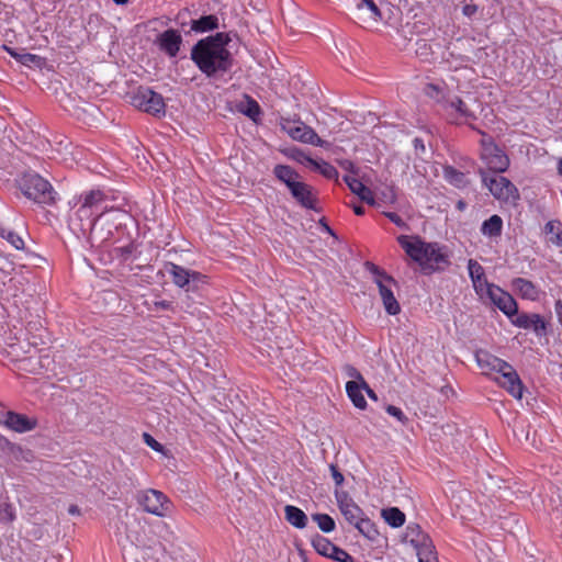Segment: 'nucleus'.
I'll list each match as a JSON object with an SVG mask.
<instances>
[{
	"label": "nucleus",
	"mask_w": 562,
	"mask_h": 562,
	"mask_svg": "<svg viewBox=\"0 0 562 562\" xmlns=\"http://www.w3.org/2000/svg\"><path fill=\"white\" fill-rule=\"evenodd\" d=\"M229 38L225 33H217L200 40L191 50V59L207 77L226 72L233 65L232 55L226 48Z\"/></svg>",
	"instance_id": "nucleus-1"
},
{
	"label": "nucleus",
	"mask_w": 562,
	"mask_h": 562,
	"mask_svg": "<svg viewBox=\"0 0 562 562\" xmlns=\"http://www.w3.org/2000/svg\"><path fill=\"white\" fill-rule=\"evenodd\" d=\"M398 244L425 273L446 269L450 261L447 248L438 243H426L419 237L401 235Z\"/></svg>",
	"instance_id": "nucleus-2"
},
{
	"label": "nucleus",
	"mask_w": 562,
	"mask_h": 562,
	"mask_svg": "<svg viewBox=\"0 0 562 562\" xmlns=\"http://www.w3.org/2000/svg\"><path fill=\"white\" fill-rule=\"evenodd\" d=\"M76 199L77 210L71 217V223L81 232L93 229L98 221L111 211L104 205L108 196L100 189L83 191Z\"/></svg>",
	"instance_id": "nucleus-3"
},
{
	"label": "nucleus",
	"mask_w": 562,
	"mask_h": 562,
	"mask_svg": "<svg viewBox=\"0 0 562 562\" xmlns=\"http://www.w3.org/2000/svg\"><path fill=\"white\" fill-rule=\"evenodd\" d=\"M283 184L294 202L305 210L317 211V191L293 168L283 165Z\"/></svg>",
	"instance_id": "nucleus-4"
},
{
	"label": "nucleus",
	"mask_w": 562,
	"mask_h": 562,
	"mask_svg": "<svg viewBox=\"0 0 562 562\" xmlns=\"http://www.w3.org/2000/svg\"><path fill=\"white\" fill-rule=\"evenodd\" d=\"M19 188L35 203L52 205L56 202L57 193L53 186L38 173H24L19 181Z\"/></svg>",
	"instance_id": "nucleus-5"
},
{
	"label": "nucleus",
	"mask_w": 562,
	"mask_h": 562,
	"mask_svg": "<svg viewBox=\"0 0 562 562\" xmlns=\"http://www.w3.org/2000/svg\"><path fill=\"white\" fill-rule=\"evenodd\" d=\"M367 269L371 272L373 282L379 289L385 312L389 315H397L401 312V305L394 295V291L397 289L396 281L373 263L368 262Z\"/></svg>",
	"instance_id": "nucleus-6"
},
{
	"label": "nucleus",
	"mask_w": 562,
	"mask_h": 562,
	"mask_svg": "<svg viewBox=\"0 0 562 562\" xmlns=\"http://www.w3.org/2000/svg\"><path fill=\"white\" fill-rule=\"evenodd\" d=\"M483 184L491 194L502 204L515 206L520 199L516 186L507 178L498 175H488L486 171H480Z\"/></svg>",
	"instance_id": "nucleus-7"
},
{
	"label": "nucleus",
	"mask_w": 562,
	"mask_h": 562,
	"mask_svg": "<svg viewBox=\"0 0 562 562\" xmlns=\"http://www.w3.org/2000/svg\"><path fill=\"white\" fill-rule=\"evenodd\" d=\"M131 104L157 117L164 116L166 113L162 95L148 87H138L131 95Z\"/></svg>",
	"instance_id": "nucleus-8"
},
{
	"label": "nucleus",
	"mask_w": 562,
	"mask_h": 562,
	"mask_svg": "<svg viewBox=\"0 0 562 562\" xmlns=\"http://www.w3.org/2000/svg\"><path fill=\"white\" fill-rule=\"evenodd\" d=\"M481 159L486 168L495 173L505 172L509 167V158L492 139V137L482 134L481 138Z\"/></svg>",
	"instance_id": "nucleus-9"
},
{
	"label": "nucleus",
	"mask_w": 562,
	"mask_h": 562,
	"mask_svg": "<svg viewBox=\"0 0 562 562\" xmlns=\"http://www.w3.org/2000/svg\"><path fill=\"white\" fill-rule=\"evenodd\" d=\"M138 504L146 513L157 517L168 516L173 507L166 494L154 488L143 491L138 496Z\"/></svg>",
	"instance_id": "nucleus-10"
},
{
	"label": "nucleus",
	"mask_w": 562,
	"mask_h": 562,
	"mask_svg": "<svg viewBox=\"0 0 562 562\" xmlns=\"http://www.w3.org/2000/svg\"><path fill=\"white\" fill-rule=\"evenodd\" d=\"M283 132H285L293 140L324 147L327 145L317 133L301 120L283 119Z\"/></svg>",
	"instance_id": "nucleus-11"
},
{
	"label": "nucleus",
	"mask_w": 562,
	"mask_h": 562,
	"mask_svg": "<svg viewBox=\"0 0 562 562\" xmlns=\"http://www.w3.org/2000/svg\"><path fill=\"white\" fill-rule=\"evenodd\" d=\"M479 297L484 302L488 301V303L495 305L508 317H514L518 312L515 299L496 284L487 288L482 295H479Z\"/></svg>",
	"instance_id": "nucleus-12"
},
{
	"label": "nucleus",
	"mask_w": 562,
	"mask_h": 562,
	"mask_svg": "<svg viewBox=\"0 0 562 562\" xmlns=\"http://www.w3.org/2000/svg\"><path fill=\"white\" fill-rule=\"evenodd\" d=\"M407 537L417 551L419 562H438L432 542L418 526L408 527Z\"/></svg>",
	"instance_id": "nucleus-13"
},
{
	"label": "nucleus",
	"mask_w": 562,
	"mask_h": 562,
	"mask_svg": "<svg viewBox=\"0 0 562 562\" xmlns=\"http://www.w3.org/2000/svg\"><path fill=\"white\" fill-rule=\"evenodd\" d=\"M494 380L504 387L513 397L520 400L524 393V385L519 375L512 364L506 362L494 376Z\"/></svg>",
	"instance_id": "nucleus-14"
},
{
	"label": "nucleus",
	"mask_w": 562,
	"mask_h": 562,
	"mask_svg": "<svg viewBox=\"0 0 562 562\" xmlns=\"http://www.w3.org/2000/svg\"><path fill=\"white\" fill-rule=\"evenodd\" d=\"M0 425L15 432H27L36 428L37 420L12 411L0 413Z\"/></svg>",
	"instance_id": "nucleus-15"
},
{
	"label": "nucleus",
	"mask_w": 562,
	"mask_h": 562,
	"mask_svg": "<svg viewBox=\"0 0 562 562\" xmlns=\"http://www.w3.org/2000/svg\"><path fill=\"white\" fill-rule=\"evenodd\" d=\"M157 44L169 57H176L182 44V36L178 30L168 29L158 35Z\"/></svg>",
	"instance_id": "nucleus-16"
},
{
	"label": "nucleus",
	"mask_w": 562,
	"mask_h": 562,
	"mask_svg": "<svg viewBox=\"0 0 562 562\" xmlns=\"http://www.w3.org/2000/svg\"><path fill=\"white\" fill-rule=\"evenodd\" d=\"M446 112L458 124L469 123L475 120L474 112L458 97L447 102Z\"/></svg>",
	"instance_id": "nucleus-17"
},
{
	"label": "nucleus",
	"mask_w": 562,
	"mask_h": 562,
	"mask_svg": "<svg viewBox=\"0 0 562 562\" xmlns=\"http://www.w3.org/2000/svg\"><path fill=\"white\" fill-rule=\"evenodd\" d=\"M475 360L482 372L493 378L506 363V361L484 350L476 351Z\"/></svg>",
	"instance_id": "nucleus-18"
},
{
	"label": "nucleus",
	"mask_w": 562,
	"mask_h": 562,
	"mask_svg": "<svg viewBox=\"0 0 562 562\" xmlns=\"http://www.w3.org/2000/svg\"><path fill=\"white\" fill-rule=\"evenodd\" d=\"M468 271L477 296L482 295L487 288L494 284L487 281L484 268L476 260L470 259L468 261Z\"/></svg>",
	"instance_id": "nucleus-19"
},
{
	"label": "nucleus",
	"mask_w": 562,
	"mask_h": 562,
	"mask_svg": "<svg viewBox=\"0 0 562 562\" xmlns=\"http://www.w3.org/2000/svg\"><path fill=\"white\" fill-rule=\"evenodd\" d=\"M336 497L341 514L350 524L363 516L361 508L347 494H336Z\"/></svg>",
	"instance_id": "nucleus-20"
},
{
	"label": "nucleus",
	"mask_w": 562,
	"mask_h": 562,
	"mask_svg": "<svg viewBox=\"0 0 562 562\" xmlns=\"http://www.w3.org/2000/svg\"><path fill=\"white\" fill-rule=\"evenodd\" d=\"M344 181L352 193L358 195L363 202L369 205L375 204V199L372 190L363 184V182L351 175L344 177Z\"/></svg>",
	"instance_id": "nucleus-21"
},
{
	"label": "nucleus",
	"mask_w": 562,
	"mask_h": 562,
	"mask_svg": "<svg viewBox=\"0 0 562 562\" xmlns=\"http://www.w3.org/2000/svg\"><path fill=\"white\" fill-rule=\"evenodd\" d=\"M512 286L525 300L537 301L540 297V289L527 279L516 278L513 280Z\"/></svg>",
	"instance_id": "nucleus-22"
},
{
	"label": "nucleus",
	"mask_w": 562,
	"mask_h": 562,
	"mask_svg": "<svg viewBox=\"0 0 562 562\" xmlns=\"http://www.w3.org/2000/svg\"><path fill=\"white\" fill-rule=\"evenodd\" d=\"M168 272L172 282L179 288H186L191 280H196L200 277L199 272L190 271L176 263H169Z\"/></svg>",
	"instance_id": "nucleus-23"
},
{
	"label": "nucleus",
	"mask_w": 562,
	"mask_h": 562,
	"mask_svg": "<svg viewBox=\"0 0 562 562\" xmlns=\"http://www.w3.org/2000/svg\"><path fill=\"white\" fill-rule=\"evenodd\" d=\"M236 110L255 122L260 115L259 103L248 94H245L243 99L236 103Z\"/></svg>",
	"instance_id": "nucleus-24"
},
{
	"label": "nucleus",
	"mask_w": 562,
	"mask_h": 562,
	"mask_svg": "<svg viewBox=\"0 0 562 562\" xmlns=\"http://www.w3.org/2000/svg\"><path fill=\"white\" fill-rule=\"evenodd\" d=\"M364 387L362 383L358 381H348L346 383V392L352 404L359 408L364 409L367 407V401L363 396Z\"/></svg>",
	"instance_id": "nucleus-25"
},
{
	"label": "nucleus",
	"mask_w": 562,
	"mask_h": 562,
	"mask_svg": "<svg viewBox=\"0 0 562 562\" xmlns=\"http://www.w3.org/2000/svg\"><path fill=\"white\" fill-rule=\"evenodd\" d=\"M283 510L285 514V519L293 527L297 529H303L307 526V515L301 508L293 505H286L283 507Z\"/></svg>",
	"instance_id": "nucleus-26"
},
{
	"label": "nucleus",
	"mask_w": 562,
	"mask_h": 562,
	"mask_svg": "<svg viewBox=\"0 0 562 562\" xmlns=\"http://www.w3.org/2000/svg\"><path fill=\"white\" fill-rule=\"evenodd\" d=\"M503 231V220L499 215H492L485 220L481 226V233L487 238H497Z\"/></svg>",
	"instance_id": "nucleus-27"
},
{
	"label": "nucleus",
	"mask_w": 562,
	"mask_h": 562,
	"mask_svg": "<svg viewBox=\"0 0 562 562\" xmlns=\"http://www.w3.org/2000/svg\"><path fill=\"white\" fill-rule=\"evenodd\" d=\"M353 526L363 537H366L370 541H376L380 537V532L375 524L364 515L360 519H358L353 524Z\"/></svg>",
	"instance_id": "nucleus-28"
},
{
	"label": "nucleus",
	"mask_w": 562,
	"mask_h": 562,
	"mask_svg": "<svg viewBox=\"0 0 562 562\" xmlns=\"http://www.w3.org/2000/svg\"><path fill=\"white\" fill-rule=\"evenodd\" d=\"M543 232L549 236V241L557 246L562 247V223L558 220H551L546 223Z\"/></svg>",
	"instance_id": "nucleus-29"
},
{
	"label": "nucleus",
	"mask_w": 562,
	"mask_h": 562,
	"mask_svg": "<svg viewBox=\"0 0 562 562\" xmlns=\"http://www.w3.org/2000/svg\"><path fill=\"white\" fill-rule=\"evenodd\" d=\"M151 547H135L126 562H158Z\"/></svg>",
	"instance_id": "nucleus-30"
},
{
	"label": "nucleus",
	"mask_w": 562,
	"mask_h": 562,
	"mask_svg": "<svg viewBox=\"0 0 562 562\" xmlns=\"http://www.w3.org/2000/svg\"><path fill=\"white\" fill-rule=\"evenodd\" d=\"M382 517L393 528L402 527L405 524V515L396 507H390L382 510Z\"/></svg>",
	"instance_id": "nucleus-31"
},
{
	"label": "nucleus",
	"mask_w": 562,
	"mask_h": 562,
	"mask_svg": "<svg viewBox=\"0 0 562 562\" xmlns=\"http://www.w3.org/2000/svg\"><path fill=\"white\" fill-rule=\"evenodd\" d=\"M310 168L314 171L319 172L327 179H335L338 177L337 169L331 164L323 159H313Z\"/></svg>",
	"instance_id": "nucleus-32"
},
{
	"label": "nucleus",
	"mask_w": 562,
	"mask_h": 562,
	"mask_svg": "<svg viewBox=\"0 0 562 562\" xmlns=\"http://www.w3.org/2000/svg\"><path fill=\"white\" fill-rule=\"evenodd\" d=\"M218 19L215 15H204L192 22L191 29L195 32H207L217 27Z\"/></svg>",
	"instance_id": "nucleus-33"
},
{
	"label": "nucleus",
	"mask_w": 562,
	"mask_h": 562,
	"mask_svg": "<svg viewBox=\"0 0 562 562\" xmlns=\"http://www.w3.org/2000/svg\"><path fill=\"white\" fill-rule=\"evenodd\" d=\"M283 155L292 159L293 161L307 167H311L313 161L312 157H310L304 150L297 147H290L283 149Z\"/></svg>",
	"instance_id": "nucleus-34"
},
{
	"label": "nucleus",
	"mask_w": 562,
	"mask_h": 562,
	"mask_svg": "<svg viewBox=\"0 0 562 562\" xmlns=\"http://www.w3.org/2000/svg\"><path fill=\"white\" fill-rule=\"evenodd\" d=\"M312 546L318 554L330 558L335 544L323 536H316L312 539Z\"/></svg>",
	"instance_id": "nucleus-35"
},
{
	"label": "nucleus",
	"mask_w": 562,
	"mask_h": 562,
	"mask_svg": "<svg viewBox=\"0 0 562 562\" xmlns=\"http://www.w3.org/2000/svg\"><path fill=\"white\" fill-rule=\"evenodd\" d=\"M312 518L323 532H331L336 527L335 520L327 514H314Z\"/></svg>",
	"instance_id": "nucleus-36"
},
{
	"label": "nucleus",
	"mask_w": 562,
	"mask_h": 562,
	"mask_svg": "<svg viewBox=\"0 0 562 562\" xmlns=\"http://www.w3.org/2000/svg\"><path fill=\"white\" fill-rule=\"evenodd\" d=\"M443 175H445V179L449 183H451L458 188L463 187L465 184L464 175L462 172L453 169L452 167L445 168Z\"/></svg>",
	"instance_id": "nucleus-37"
},
{
	"label": "nucleus",
	"mask_w": 562,
	"mask_h": 562,
	"mask_svg": "<svg viewBox=\"0 0 562 562\" xmlns=\"http://www.w3.org/2000/svg\"><path fill=\"white\" fill-rule=\"evenodd\" d=\"M530 319V328L535 331L537 336H543L547 333V324L542 316L539 314H531Z\"/></svg>",
	"instance_id": "nucleus-38"
},
{
	"label": "nucleus",
	"mask_w": 562,
	"mask_h": 562,
	"mask_svg": "<svg viewBox=\"0 0 562 562\" xmlns=\"http://www.w3.org/2000/svg\"><path fill=\"white\" fill-rule=\"evenodd\" d=\"M290 90L292 91L293 98L295 101L299 100V95H303V90L305 87L304 81L300 76H293L289 82Z\"/></svg>",
	"instance_id": "nucleus-39"
},
{
	"label": "nucleus",
	"mask_w": 562,
	"mask_h": 562,
	"mask_svg": "<svg viewBox=\"0 0 562 562\" xmlns=\"http://www.w3.org/2000/svg\"><path fill=\"white\" fill-rule=\"evenodd\" d=\"M512 318V324L518 328H522V329H530V319L531 318V314H526V313H522V314H516L514 317H510Z\"/></svg>",
	"instance_id": "nucleus-40"
},
{
	"label": "nucleus",
	"mask_w": 562,
	"mask_h": 562,
	"mask_svg": "<svg viewBox=\"0 0 562 562\" xmlns=\"http://www.w3.org/2000/svg\"><path fill=\"white\" fill-rule=\"evenodd\" d=\"M329 559L337 562H355V559L344 549L334 546V550Z\"/></svg>",
	"instance_id": "nucleus-41"
},
{
	"label": "nucleus",
	"mask_w": 562,
	"mask_h": 562,
	"mask_svg": "<svg viewBox=\"0 0 562 562\" xmlns=\"http://www.w3.org/2000/svg\"><path fill=\"white\" fill-rule=\"evenodd\" d=\"M425 93L437 101H440L443 97V90L440 85L428 83L425 87Z\"/></svg>",
	"instance_id": "nucleus-42"
},
{
	"label": "nucleus",
	"mask_w": 562,
	"mask_h": 562,
	"mask_svg": "<svg viewBox=\"0 0 562 562\" xmlns=\"http://www.w3.org/2000/svg\"><path fill=\"white\" fill-rule=\"evenodd\" d=\"M355 7L359 10L367 8L371 11L374 18L380 16V11L372 0H356Z\"/></svg>",
	"instance_id": "nucleus-43"
},
{
	"label": "nucleus",
	"mask_w": 562,
	"mask_h": 562,
	"mask_svg": "<svg viewBox=\"0 0 562 562\" xmlns=\"http://www.w3.org/2000/svg\"><path fill=\"white\" fill-rule=\"evenodd\" d=\"M3 237L18 250L23 249V239L14 232H8Z\"/></svg>",
	"instance_id": "nucleus-44"
},
{
	"label": "nucleus",
	"mask_w": 562,
	"mask_h": 562,
	"mask_svg": "<svg viewBox=\"0 0 562 562\" xmlns=\"http://www.w3.org/2000/svg\"><path fill=\"white\" fill-rule=\"evenodd\" d=\"M143 439L145 441V443L150 447L153 450L157 451V452H162L164 451V446L158 442L153 436H150L149 434L147 432H144L143 435Z\"/></svg>",
	"instance_id": "nucleus-45"
},
{
	"label": "nucleus",
	"mask_w": 562,
	"mask_h": 562,
	"mask_svg": "<svg viewBox=\"0 0 562 562\" xmlns=\"http://www.w3.org/2000/svg\"><path fill=\"white\" fill-rule=\"evenodd\" d=\"M386 413L389 415L395 417L402 424H405L407 422V417L405 416V414L402 412V409L400 407H396L394 405H389L386 407Z\"/></svg>",
	"instance_id": "nucleus-46"
},
{
	"label": "nucleus",
	"mask_w": 562,
	"mask_h": 562,
	"mask_svg": "<svg viewBox=\"0 0 562 562\" xmlns=\"http://www.w3.org/2000/svg\"><path fill=\"white\" fill-rule=\"evenodd\" d=\"M2 515L8 521H13L15 519V510L11 504H3Z\"/></svg>",
	"instance_id": "nucleus-47"
},
{
	"label": "nucleus",
	"mask_w": 562,
	"mask_h": 562,
	"mask_svg": "<svg viewBox=\"0 0 562 562\" xmlns=\"http://www.w3.org/2000/svg\"><path fill=\"white\" fill-rule=\"evenodd\" d=\"M331 476L337 486H340L344 483V475L338 471V469L331 464L330 465Z\"/></svg>",
	"instance_id": "nucleus-48"
},
{
	"label": "nucleus",
	"mask_w": 562,
	"mask_h": 562,
	"mask_svg": "<svg viewBox=\"0 0 562 562\" xmlns=\"http://www.w3.org/2000/svg\"><path fill=\"white\" fill-rule=\"evenodd\" d=\"M347 374L352 378V381H358L359 383L366 382L361 373L353 367L347 368Z\"/></svg>",
	"instance_id": "nucleus-49"
},
{
	"label": "nucleus",
	"mask_w": 562,
	"mask_h": 562,
	"mask_svg": "<svg viewBox=\"0 0 562 562\" xmlns=\"http://www.w3.org/2000/svg\"><path fill=\"white\" fill-rule=\"evenodd\" d=\"M38 59V56L37 55H34V54H23L21 57H20V60L22 64L24 65H27L30 63H35L36 60Z\"/></svg>",
	"instance_id": "nucleus-50"
},
{
	"label": "nucleus",
	"mask_w": 562,
	"mask_h": 562,
	"mask_svg": "<svg viewBox=\"0 0 562 562\" xmlns=\"http://www.w3.org/2000/svg\"><path fill=\"white\" fill-rule=\"evenodd\" d=\"M477 7L475 4H465L462 9V12L467 16H472L476 13Z\"/></svg>",
	"instance_id": "nucleus-51"
},
{
	"label": "nucleus",
	"mask_w": 562,
	"mask_h": 562,
	"mask_svg": "<svg viewBox=\"0 0 562 562\" xmlns=\"http://www.w3.org/2000/svg\"><path fill=\"white\" fill-rule=\"evenodd\" d=\"M362 387H364V392L367 393V395L369 396L370 400L376 402L378 401V395L375 394V392L369 387L368 383L367 382H362Z\"/></svg>",
	"instance_id": "nucleus-52"
},
{
	"label": "nucleus",
	"mask_w": 562,
	"mask_h": 562,
	"mask_svg": "<svg viewBox=\"0 0 562 562\" xmlns=\"http://www.w3.org/2000/svg\"><path fill=\"white\" fill-rule=\"evenodd\" d=\"M341 167L348 171H350L353 176L357 175L358 170L352 161L346 160L341 162Z\"/></svg>",
	"instance_id": "nucleus-53"
},
{
	"label": "nucleus",
	"mask_w": 562,
	"mask_h": 562,
	"mask_svg": "<svg viewBox=\"0 0 562 562\" xmlns=\"http://www.w3.org/2000/svg\"><path fill=\"white\" fill-rule=\"evenodd\" d=\"M387 217L394 223L396 224L397 226H404V221L395 213H389L386 214Z\"/></svg>",
	"instance_id": "nucleus-54"
},
{
	"label": "nucleus",
	"mask_w": 562,
	"mask_h": 562,
	"mask_svg": "<svg viewBox=\"0 0 562 562\" xmlns=\"http://www.w3.org/2000/svg\"><path fill=\"white\" fill-rule=\"evenodd\" d=\"M273 173L274 176L281 180V173H282V170H281V165H276L274 168H273Z\"/></svg>",
	"instance_id": "nucleus-55"
},
{
	"label": "nucleus",
	"mask_w": 562,
	"mask_h": 562,
	"mask_svg": "<svg viewBox=\"0 0 562 562\" xmlns=\"http://www.w3.org/2000/svg\"><path fill=\"white\" fill-rule=\"evenodd\" d=\"M353 211H355V213H356L357 215H362V214H364V207H363V206H361V205H355V206H353Z\"/></svg>",
	"instance_id": "nucleus-56"
},
{
	"label": "nucleus",
	"mask_w": 562,
	"mask_h": 562,
	"mask_svg": "<svg viewBox=\"0 0 562 562\" xmlns=\"http://www.w3.org/2000/svg\"><path fill=\"white\" fill-rule=\"evenodd\" d=\"M68 513L71 515L79 514V508L76 505H71L68 509Z\"/></svg>",
	"instance_id": "nucleus-57"
},
{
	"label": "nucleus",
	"mask_w": 562,
	"mask_h": 562,
	"mask_svg": "<svg viewBox=\"0 0 562 562\" xmlns=\"http://www.w3.org/2000/svg\"><path fill=\"white\" fill-rule=\"evenodd\" d=\"M385 199L390 202H393L395 200V194L393 193L392 190H390V193L385 195Z\"/></svg>",
	"instance_id": "nucleus-58"
},
{
	"label": "nucleus",
	"mask_w": 562,
	"mask_h": 562,
	"mask_svg": "<svg viewBox=\"0 0 562 562\" xmlns=\"http://www.w3.org/2000/svg\"><path fill=\"white\" fill-rule=\"evenodd\" d=\"M557 170H558L559 176L562 177V158L558 161Z\"/></svg>",
	"instance_id": "nucleus-59"
},
{
	"label": "nucleus",
	"mask_w": 562,
	"mask_h": 562,
	"mask_svg": "<svg viewBox=\"0 0 562 562\" xmlns=\"http://www.w3.org/2000/svg\"><path fill=\"white\" fill-rule=\"evenodd\" d=\"M128 0H113L115 4H125Z\"/></svg>",
	"instance_id": "nucleus-60"
},
{
	"label": "nucleus",
	"mask_w": 562,
	"mask_h": 562,
	"mask_svg": "<svg viewBox=\"0 0 562 562\" xmlns=\"http://www.w3.org/2000/svg\"><path fill=\"white\" fill-rule=\"evenodd\" d=\"M159 305L164 308L168 307L169 306V303H166V302H161L159 303Z\"/></svg>",
	"instance_id": "nucleus-61"
},
{
	"label": "nucleus",
	"mask_w": 562,
	"mask_h": 562,
	"mask_svg": "<svg viewBox=\"0 0 562 562\" xmlns=\"http://www.w3.org/2000/svg\"><path fill=\"white\" fill-rule=\"evenodd\" d=\"M416 147L420 146V143H418V139H415Z\"/></svg>",
	"instance_id": "nucleus-62"
},
{
	"label": "nucleus",
	"mask_w": 562,
	"mask_h": 562,
	"mask_svg": "<svg viewBox=\"0 0 562 562\" xmlns=\"http://www.w3.org/2000/svg\"><path fill=\"white\" fill-rule=\"evenodd\" d=\"M416 147L420 146V143H418V139H415Z\"/></svg>",
	"instance_id": "nucleus-63"
},
{
	"label": "nucleus",
	"mask_w": 562,
	"mask_h": 562,
	"mask_svg": "<svg viewBox=\"0 0 562 562\" xmlns=\"http://www.w3.org/2000/svg\"><path fill=\"white\" fill-rule=\"evenodd\" d=\"M487 562H493V561H487Z\"/></svg>",
	"instance_id": "nucleus-64"
}]
</instances>
